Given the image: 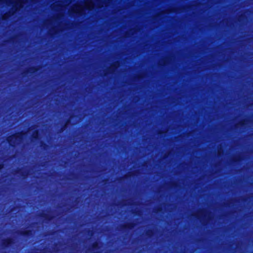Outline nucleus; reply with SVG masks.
<instances>
[{
    "instance_id": "nucleus-1",
    "label": "nucleus",
    "mask_w": 253,
    "mask_h": 253,
    "mask_svg": "<svg viewBox=\"0 0 253 253\" xmlns=\"http://www.w3.org/2000/svg\"><path fill=\"white\" fill-rule=\"evenodd\" d=\"M0 3H5L8 6H12L11 11L4 14L2 21L13 20V16L16 11L24 6V1L22 0H0Z\"/></svg>"
},
{
    "instance_id": "nucleus-2",
    "label": "nucleus",
    "mask_w": 253,
    "mask_h": 253,
    "mask_svg": "<svg viewBox=\"0 0 253 253\" xmlns=\"http://www.w3.org/2000/svg\"><path fill=\"white\" fill-rule=\"evenodd\" d=\"M94 7V3L91 0H86L84 5L75 4L70 10V13L83 14L85 10H91Z\"/></svg>"
},
{
    "instance_id": "nucleus-3",
    "label": "nucleus",
    "mask_w": 253,
    "mask_h": 253,
    "mask_svg": "<svg viewBox=\"0 0 253 253\" xmlns=\"http://www.w3.org/2000/svg\"><path fill=\"white\" fill-rule=\"evenodd\" d=\"M22 134H16L8 137V141L10 145H14L22 139Z\"/></svg>"
},
{
    "instance_id": "nucleus-4",
    "label": "nucleus",
    "mask_w": 253,
    "mask_h": 253,
    "mask_svg": "<svg viewBox=\"0 0 253 253\" xmlns=\"http://www.w3.org/2000/svg\"><path fill=\"white\" fill-rule=\"evenodd\" d=\"M37 135H38V132L36 131V134H34L33 136H34V137L36 138L37 137Z\"/></svg>"
},
{
    "instance_id": "nucleus-5",
    "label": "nucleus",
    "mask_w": 253,
    "mask_h": 253,
    "mask_svg": "<svg viewBox=\"0 0 253 253\" xmlns=\"http://www.w3.org/2000/svg\"><path fill=\"white\" fill-rule=\"evenodd\" d=\"M65 4H62H62L60 5V7H61V9H62V7H63V6H65Z\"/></svg>"
},
{
    "instance_id": "nucleus-6",
    "label": "nucleus",
    "mask_w": 253,
    "mask_h": 253,
    "mask_svg": "<svg viewBox=\"0 0 253 253\" xmlns=\"http://www.w3.org/2000/svg\"><path fill=\"white\" fill-rule=\"evenodd\" d=\"M118 65H119V64L118 63H116V67H117Z\"/></svg>"
},
{
    "instance_id": "nucleus-7",
    "label": "nucleus",
    "mask_w": 253,
    "mask_h": 253,
    "mask_svg": "<svg viewBox=\"0 0 253 253\" xmlns=\"http://www.w3.org/2000/svg\"><path fill=\"white\" fill-rule=\"evenodd\" d=\"M2 168V167L0 165V169H1Z\"/></svg>"
},
{
    "instance_id": "nucleus-8",
    "label": "nucleus",
    "mask_w": 253,
    "mask_h": 253,
    "mask_svg": "<svg viewBox=\"0 0 253 253\" xmlns=\"http://www.w3.org/2000/svg\"><path fill=\"white\" fill-rule=\"evenodd\" d=\"M54 4H55V3H54ZM58 3H57V2H56V5H58Z\"/></svg>"
}]
</instances>
